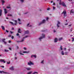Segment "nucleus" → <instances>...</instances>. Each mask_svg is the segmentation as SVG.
Wrapping results in <instances>:
<instances>
[{"label":"nucleus","instance_id":"obj_1","mask_svg":"<svg viewBox=\"0 0 74 74\" xmlns=\"http://www.w3.org/2000/svg\"><path fill=\"white\" fill-rule=\"evenodd\" d=\"M14 21L15 23H14L11 21H10L9 23H11L12 25L13 26H14V25H16V24L17 23V21L16 20H14Z\"/></svg>","mask_w":74,"mask_h":74},{"label":"nucleus","instance_id":"obj_2","mask_svg":"<svg viewBox=\"0 0 74 74\" xmlns=\"http://www.w3.org/2000/svg\"><path fill=\"white\" fill-rule=\"evenodd\" d=\"M59 4L60 5H62V6H64V7H65V4L64 3V2H62L61 3V1H60Z\"/></svg>","mask_w":74,"mask_h":74},{"label":"nucleus","instance_id":"obj_3","mask_svg":"<svg viewBox=\"0 0 74 74\" xmlns=\"http://www.w3.org/2000/svg\"><path fill=\"white\" fill-rule=\"evenodd\" d=\"M42 37H41L40 38H39V39L40 40V41H41V39H42V38H45V35L43 34H42Z\"/></svg>","mask_w":74,"mask_h":74},{"label":"nucleus","instance_id":"obj_4","mask_svg":"<svg viewBox=\"0 0 74 74\" xmlns=\"http://www.w3.org/2000/svg\"><path fill=\"white\" fill-rule=\"evenodd\" d=\"M28 65H29V66H31V65H33L34 64V63H32L31 62V61H29V62H28Z\"/></svg>","mask_w":74,"mask_h":74},{"label":"nucleus","instance_id":"obj_5","mask_svg":"<svg viewBox=\"0 0 74 74\" xmlns=\"http://www.w3.org/2000/svg\"><path fill=\"white\" fill-rule=\"evenodd\" d=\"M45 22V20H43L42 22H41L39 23V25H41V24H42V23H44Z\"/></svg>","mask_w":74,"mask_h":74},{"label":"nucleus","instance_id":"obj_6","mask_svg":"<svg viewBox=\"0 0 74 74\" xmlns=\"http://www.w3.org/2000/svg\"><path fill=\"white\" fill-rule=\"evenodd\" d=\"M5 60L4 59H2L0 60V62H3L4 63H5Z\"/></svg>","mask_w":74,"mask_h":74},{"label":"nucleus","instance_id":"obj_7","mask_svg":"<svg viewBox=\"0 0 74 74\" xmlns=\"http://www.w3.org/2000/svg\"><path fill=\"white\" fill-rule=\"evenodd\" d=\"M23 41H24V39H22L21 41H16V42L18 43V42H23Z\"/></svg>","mask_w":74,"mask_h":74},{"label":"nucleus","instance_id":"obj_8","mask_svg":"<svg viewBox=\"0 0 74 74\" xmlns=\"http://www.w3.org/2000/svg\"><path fill=\"white\" fill-rule=\"evenodd\" d=\"M59 51H63V47H62V46L61 45L60 46V47Z\"/></svg>","mask_w":74,"mask_h":74},{"label":"nucleus","instance_id":"obj_9","mask_svg":"<svg viewBox=\"0 0 74 74\" xmlns=\"http://www.w3.org/2000/svg\"><path fill=\"white\" fill-rule=\"evenodd\" d=\"M58 23L57 24V27H59V24H60V23L59 21H58Z\"/></svg>","mask_w":74,"mask_h":74},{"label":"nucleus","instance_id":"obj_10","mask_svg":"<svg viewBox=\"0 0 74 74\" xmlns=\"http://www.w3.org/2000/svg\"><path fill=\"white\" fill-rule=\"evenodd\" d=\"M25 69H27V71H29L31 70V68H26Z\"/></svg>","mask_w":74,"mask_h":74},{"label":"nucleus","instance_id":"obj_11","mask_svg":"<svg viewBox=\"0 0 74 74\" xmlns=\"http://www.w3.org/2000/svg\"><path fill=\"white\" fill-rule=\"evenodd\" d=\"M9 69L11 70H14V67L12 66L11 68H9Z\"/></svg>","mask_w":74,"mask_h":74},{"label":"nucleus","instance_id":"obj_12","mask_svg":"<svg viewBox=\"0 0 74 74\" xmlns=\"http://www.w3.org/2000/svg\"><path fill=\"white\" fill-rule=\"evenodd\" d=\"M4 10L5 14H6L7 13V9H4Z\"/></svg>","mask_w":74,"mask_h":74},{"label":"nucleus","instance_id":"obj_13","mask_svg":"<svg viewBox=\"0 0 74 74\" xmlns=\"http://www.w3.org/2000/svg\"><path fill=\"white\" fill-rule=\"evenodd\" d=\"M57 41H58V39L57 38H55V39H54V42H57Z\"/></svg>","mask_w":74,"mask_h":74},{"label":"nucleus","instance_id":"obj_14","mask_svg":"<svg viewBox=\"0 0 74 74\" xmlns=\"http://www.w3.org/2000/svg\"><path fill=\"white\" fill-rule=\"evenodd\" d=\"M21 28H19L18 30V33H21V32H20V31H21Z\"/></svg>","mask_w":74,"mask_h":74},{"label":"nucleus","instance_id":"obj_15","mask_svg":"<svg viewBox=\"0 0 74 74\" xmlns=\"http://www.w3.org/2000/svg\"><path fill=\"white\" fill-rule=\"evenodd\" d=\"M31 58H33V57H34L35 58H36V57H37V56L36 55H32L31 56Z\"/></svg>","mask_w":74,"mask_h":74},{"label":"nucleus","instance_id":"obj_16","mask_svg":"<svg viewBox=\"0 0 74 74\" xmlns=\"http://www.w3.org/2000/svg\"><path fill=\"white\" fill-rule=\"evenodd\" d=\"M2 14V10H0V16H1Z\"/></svg>","mask_w":74,"mask_h":74},{"label":"nucleus","instance_id":"obj_17","mask_svg":"<svg viewBox=\"0 0 74 74\" xmlns=\"http://www.w3.org/2000/svg\"><path fill=\"white\" fill-rule=\"evenodd\" d=\"M29 31H25V34H29Z\"/></svg>","mask_w":74,"mask_h":74},{"label":"nucleus","instance_id":"obj_18","mask_svg":"<svg viewBox=\"0 0 74 74\" xmlns=\"http://www.w3.org/2000/svg\"><path fill=\"white\" fill-rule=\"evenodd\" d=\"M62 14H64V16H65V11L64 10L63 12L62 13Z\"/></svg>","mask_w":74,"mask_h":74},{"label":"nucleus","instance_id":"obj_19","mask_svg":"<svg viewBox=\"0 0 74 74\" xmlns=\"http://www.w3.org/2000/svg\"><path fill=\"white\" fill-rule=\"evenodd\" d=\"M61 53L62 55H64V51H62L61 52Z\"/></svg>","mask_w":74,"mask_h":74},{"label":"nucleus","instance_id":"obj_20","mask_svg":"<svg viewBox=\"0 0 74 74\" xmlns=\"http://www.w3.org/2000/svg\"><path fill=\"white\" fill-rule=\"evenodd\" d=\"M1 27L2 28V30H5V28L3 26H1Z\"/></svg>","mask_w":74,"mask_h":74},{"label":"nucleus","instance_id":"obj_21","mask_svg":"<svg viewBox=\"0 0 74 74\" xmlns=\"http://www.w3.org/2000/svg\"><path fill=\"white\" fill-rule=\"evenodd\" d=\"M71 13H72L73 14L74 13V11H73V10H72L71 11L70 13L71 14Z\"/></svg>","mask_w":74,"mask_h":74},{"label":"nucleus","instance_id":"obj_22","mask_svg":"<svg viewBox=\"0 0 74 74\" xmlns=\"http://www.w3.org/2000/svg\"><path fill=\"white\" fill-rule=\"evenodd\" d=\"M62 38H59L58 40L59 41H61V40H62Z\"/></svg>","mask_w":74,"mask_h":74},{"label":"nucleus","instance_id":"obj_23","mask_svg":"<svg viewBox=\"0 0 74 74\" xmlns=\"http://www.w3.org/2000/svg\"><path fill=\"white\" fill-rule=\"evenodd\" d=\"M29 37V36H25V37H24L23 38V40H24V39L25 38H27V37Z\"/></svg>","mask_w":74,"mask_h":74},{"label":"nucleus","instance_id":"obj_24","mask_svg":"<svg viewBox=\"0 0 74 74\" xmlns=\"http://www.w3.org/2000/svg\"><path fill=\"white\" fill-rule=\"evenodd\" d=\"M6 73V72H5L3 71H0V73Z\"/></svg>","mask_w":74,"mask_h":74},{"label":"nucleus","instance_id":"obj_25","mask_svg":"<svg viewBox=\"0 0 74 74\" xmlns=\"http://www.w3.org/2000/svg\"><path fill=\"white\" fill-rule=\"evenodd\" d=\"M32 73V71L29 72L27 73V74H30Z\"/></svg>","mask_w":74,"mask_h":74},{"label":"nucleus","instance_id":"obj_26","mask_svg":"<svg viewBox=\"0 0 74 74\" xmlns=\"http://www.w3.org/2000/svg\"><path fill=\"white\" fill-rule=\"evenodd\" d=\"M4 51H5V52H8V51H9V50H6V49H5Z\"/></svg>","mask_w":74,"mask_h":74},{"label":"nucleus","instance_id":"obj_27","mask_svg":"<svg viewBox=\"0 0 74 74\" xmlns=\"http://www.w3.org/2000/svg\"><path fill=\"white\" fill-rule=\"evenodd\" d=\"M38 74V72H34L32 74Z\"/></svg>","mask_w":74,"mask_h":74},{"label":"nucleus","instance_id":"obj_28","mask_svg":"<svg viewBox=\"0 0 74 74\" xmlns=\"http://www.w3.org/2000/svg\"><path fill=\"white\" fill-rule=\"evenodd\" d=\"M1 1L2 3V5H3V3H4L5 2V1H3V0H1Z\"/></svg>","mask_w":74,"mask_h":74},{"label":"nucleus","instance_id":"obj_29","mask_svg":"<svg viewBox=\"0 0 74 74\" xmlns=\"http://www.w3.org/2000/svg\"><path fill=\"white\" fill-rule=\"evenodd\" d=\"M5 39H2V41H3V42H4L5 41Z\"/></svg>","mask_w":74,"mask_h":74},{"label":"nucleus","instance_id":"obj_30","mask_svg":"<svg viewBox=\"0 0 74 74\" xmlns=\"http://www.w3.org/2000/svg\"><path fill=\"white\" fill-rule=\"evenodd\" d=\"M72 42H73V41H74V38H72Z\"/></svg>","mask_w":74,"mask_h":74},{"label":"nucleus","instance_id":"obj_31","mask_svg":"<svg viewBox=\"0 0 74 74\" xmlns=\"http://www.w3.org/2000/svg\"><path fill=\"white\" fill-rule=\"evenodd\" d=\"M23 53H28V52H27V51H23Z\"/></svg>","mask_w":74,"mask_h":74},{"label":"nucleus","instance_id":"obj_32","mask_svg":"<svg viewBox=\"0 0 74 74\" xmlns=\"http://www.w3.org/2000/svg\"><path fill=\"white\" fill-rule=\"evenodd\" d=\"M10 32L11 33V34H12V33H13V32H12V31H10Z\"/></svg>","mask_w":74,"mask_h":74},{"label":"nucleus","instance_id":"obj_33","mask_svg":"<svg viewBox=\"0 0 74 74\" xmlns=\"http://www.w3.org/2000/svg\"><path fill=\"white\" fill-rule=\"evenodd\" d=\"M7 8H11V7H9V6H7Z\"/></svg>","mask_w":74,"mask_h":74},{"label":"nucleus","instance_id":"obj_34","mask_svg":"<svg viewBox=\"0 0 74 74\" xmlns=\"http://www.w3.org/2000/svg\"><path fill=\"white\" fill-rule=\"evenodd\" d=\"M67 53H67V52H65V55H67Z\"/></svg>","mask_w":74,"mask_h":74},{"label":"nucleus","instance_id":"obj_35","mask_svg":"<svg viewBox=\"0 0 74 74\" xmlns=\"http://www.w3.org/2000/svg\"><path fill=\"white\" fill-rule=\"evenodd\" d=\"M14 36H12V39H14Z\"/></svg>","mask_w":74,"mask_h":74},{"label":"nucleus","instance_id":"obj_36","mask_svg":"<svg viewBox=\"0 0 74 74\" xmlns=\"http://www.w3.org/2000/svg\"><path fill=\"white\" fill-rule=\"evenodd\" d=\"M6 32H7V33H8V32H9V31L6 30Z\"/></svg>","mask_w":74,"mask_h":74},{"label":"nucleus","instance_id":"obj_37","mask_svg":"<svg viewBox=\"0 0 74 74\" xmlns=\"http://www.w3.org/2000/svg\"><path fill=\"white\" fill-rule=\"evenodd\" d=\"M10 64V62H7V64Z\"/></svg>","mask_w":74,"mask_h":74},{"label":"nucleus","instance_id":"obj_38","mask_svg":"<svg viewBox=\"0 0 74 74\" xmlns=\"http://www.w3.org/2000/svg\"><path fill=\"white\" fill-rule=\"evenodd\" d=\"M0 67H2V68H4V66H0Z\"/></svg>","mask_w":74,"mask_h":74},{"label":"nucleus","instance_id":"obj_39","mask_svg":"<svg viewBox=\"0 0 74 74\" xmlns=\"http://www.w3.org/2000/svg\"><path fill=\"white\" fill-rule=\"evenodd\" d=\"M24 50H26V49H26V47H24Z\"/></svg>","mask_w":74,"mask_h":74},{"label":"nucleus","instance_id":"obj_40","mask_svg":"<svg viewBox=\"0 0 74 74\" xmlns=\"http://www.w3.org/2000/svg\"><path fill=\"white\" fill-rule=\"evenodd\" d=\"M53 10H55V7L53 6Z\"/></svg>","mask_w":74,"mask_h":74},{"label":"nucleus","instance_id":"obj_41","mask_svg":"<svg viewBox=\"0 0 74 74\" xmlns=\"http://www.w3.org/2000/svg\"><path fill=\"white\" fill-rule=\"evenodd\" d=\"M20 54V55H23V54H22V53H19Z\"/></svg>","mask_w":74,"mask_h":74},{"label":"nucleus","instance_id":"obj_42","mask_svg":"<svg viewBox=\"0 0 74 74\" xmlns=\"http://www.w3.org/2000/svg\"><path fill=\"white\" fill-rule=\"evenodd\" d=\"M43 62H44V60H43L41 62V63H43Z\"/></svg>","mask_w":74,"mask_h":74},{"label":"nucleus","instance_id":"obj_43","mask_svg":"<svg viewBox=\"0 0 74 74\" xmlns=\"http://www.w3.org/2000/svg\"><path fill=\"white\" fill-rule=\"evenodd\" d=\"M19 34H18V33L17 34H16V36H19Z\"/></svg>","mask_w":74,"mask_h":74},{"label":"nucleus","instance_id":"obj_44","mask_svg":"<svg viewBox=\"0 0 74 74\" xmlns=\"http://www.w3.org/2000/svg\"><path fill=\"white\" fill-rule=\"evenodd\" d=\"M8 16H12V14H9V15H8Z\"/></svg>","mask_w":74,"mask_h":74},{"label":"nucleus","instance_id":"obj_45","mask_svg":"<svg viewBox=\"0 0 74 74\" xmlns=\"http://www.w3.org/2000/svg\"><path fill=\"white\" fill-rule=\"evenodd\" d=\"M18 21H19V22H20V21H21V20L20 19H18Z\"/></svg>","mask_w":74,"mask_h":74},{"label":"nucleus","instance_id":"obj_46","mask_svg":"<svg viewBox=\"0 0 74 74\" xmlns=\"http://www.w3.org/2000/svg\"><path fill=\"white\" fill-rule=\"evenodd\" d=\"M12 30H14V27H12Z\"/></svg>","mask_w":74,"mask_h":74},{"label":"nucleus","instance_id":"obj_47","mask_svg":"<svg viewBox=\"0 0 74 74\" xmlns=\"http://www.w3.org/2000/svg\"><path fill=\"white\" fill-rule=\"evenodd\" d=\"M50 10V8H47V10Z\"/></svg>","mask_w":74,"mask_h":74},{"label":"nucleus","instance_id":"obj_48","mask_svg":"<svg viewBox=\"0 0 74 74\" xmlns=\"http://www.w3.org/2000/svg\"><path fill=\"white\" fill-rule=\"evenodd\" d=\"M49 19V18H48V17H47L46 18V19L47 20H48V19Z\"/></svg>","mask_w":74,"mask_h":74},{"label":"nucleus","instance_id":"obj_49","mask_svg":"<svg viewBox=\"0 0 74 74\" xmlns=\"http://www.w3.org/2000/svg\"><path fill=\"white\" fill-rule=\"evenodd\" d=\"M68 26L69 27V26H71V25L70 24L69 25H68Z\"/></svg>","mask_w":74,"mask_h":74},{"label":"nucleus","instance_id":"obj_50","mask_svg":"<svg viewBox=\"0 0 74 74\" xmlns=\"http://www.w3.org/2000/svg\"><path fill=\"white\" fill-rule=\"evenodd\" d=\"M4 44H7V42H5V41H4Z\"/></svg>","mask_w":74,"mask_h":74},{"label":"nucleus","instance_id":"obj_51","mask_svg":"<svg viewBox=\"0 0 74 74\" xmlns=\"http://www.w3.org/2000/svg\"><path fill=\"white\" fill-rule=\"evenodd\" d=\"M22 2H23V0H20Z\"/></svg>","mask_w":74,"mask_h":74},{"label":"nucleus","instance_id":"obj_52","mask_svg":"<svg viewBox=\"0 0 74 74\" xmlns=\"http://www.w3.org/2000/svg\"><path fill=\"white\" fill-rule=\"evenodd\" d=\"M9 37H11V35H10L8 36Z\"/></svg>","mask_w":74,"mask_h":74},{"label":"nucleus","instance_id":"obj_53","mask_svg":"<svg viewBox=\"0 0 74 74\" xmlns=\"http://www.w3.org/2000/svg\"><path fill=\"white\" fill-rule=\"evenodd\" d=\"M9 49H10V50H11V48H9Z\"/></svg>","mask_w":74,"mask_h":74},{"label":"nucleus","instance_id":"obj_54","mask_svg":"<svg viewBox=\"0 0 74 74\" xmlns=\"http://www.w3.org/2000/svg\"><path fill=\"white\" fill-rule=\"evenodd\" d=\"M66 12L65 11V15L66 16Z\"/></svg>","mask_w":74,"mask_h":74},{"label":"nucleus","instance_id":"obj_55","mask_svg":"<svg viewBox=\"0 0 74 74\" xmlns=\"http://www.w3.org/2000/svg\"><path fill=\"white\" fill-rule=\"evenodd\" d=\"M11 42V41L10 40H9V43H10Z\"/></svg>","mask_w":74,"mask_h":74},{"label":"nucleus","instance_id":"obj_56","mask_svg":"<svg viewBox=\"0 0 74 74\" xmlns=\"http://www.w3.org/2000/svg\"><path fill=\"white\" fill-rule=\"evenodd\" d=\"M53 5H55V3H53Z\"/></svg>","mask_w":74,"mask_h":74},{"label":"nucleus","instance_id":"obj_57","mask_svg":"<svg viewBox=\"0 0 74 74\" xmlns=\"http://www.w3.org/2000/svg\"><path fill=\"white\" fill-rule=\"evenodd\" d=\"M17 49H18L19 48V47H18V46H17Z\"/></svg>","mask_w":74,"mask_h":74},{"label":"nucleus","instance_id":"obj_58","mask_svg":"<svg viewBox=\"0 0 74 74\" xmlns=\"http://www.w3.org/2000/svg\"><path fill=\"white\" fill-rule=\"evenodd\" d=\"M54 33H55V32H56V31L54 30L53 31Z\"/></svg>","mask_w":74,"mask_h":74},{"label":"nucleus","instance_id":"obj_59","mask_svg":"<svg viewBox=\"0 0 74 74\" xmlns=\"http://www.w3.org/2000/svg\"><path fill=\"white\" fill-rule=\"evenodd\" d=\"M68 25V23H66L65 24V25Z\"/></svg>","mask_w":74,"mask_h":74},{"label":"nucleus","instance_id":"obj_60","mask_svg":"<svg viewBox=\"0 0 74 74\" xmlns=\"http://www.w3.org/2000/svg\"><path fill=\"white\" fill-rule=\"evenodd\" d=\"M15 59H17V58L16 57H15Z\"/></svg>","mask_w":74,"mask_h":74},{"label":"nucleus","instance_id":"obj_61","mask_svg":"<svg viewBox=\"0 0 74 74\" xmlns=\"http://www.w3.org/2000/svg\"><path fill=\"white\" fill-rule=\"evenodd\" d=\"M27 14V12H26V13H24V14Z\"/></svg>","mask_w":74,"mask_h":74},{"label":"nucleus","instance_id":"obj_62","mask_svg":"<svg viewBox=\"0 0 74 74\" xmlns=\"http://www.w3.org/2000/svg\"><path fill=\"white\" fill-rule=\"evenodd\" d=\"M29 23H28V24H27V26H29Z\"/></svg>","mask_w":74,"mask_h":74},{"label":"nucleus","instance_id":"obj_63","mask_svg":"<svg viewBox=\"0 0 74 74\" xmlns=\"http://www.w3.org/2000/svg\"><path fill=\"white\" fill-rule=\"evenodd\" d=\"M53 2V1H51V3H52Z\"/></svg>","mask_w":74,"mask_h":74},{"label":"nucleus","instance_id":"obj_64","mask_svg":"<svg viewBox=\"0 0 74 74\" xmlns=\"http://www.w3.org/2000/svg\"><path fill=\"white\" fill-rule=\"evenodd\" d=\"M6 19H8V17H6Z\"/></svg>","mask_w":74,"mask_h":74}]
</instances>
